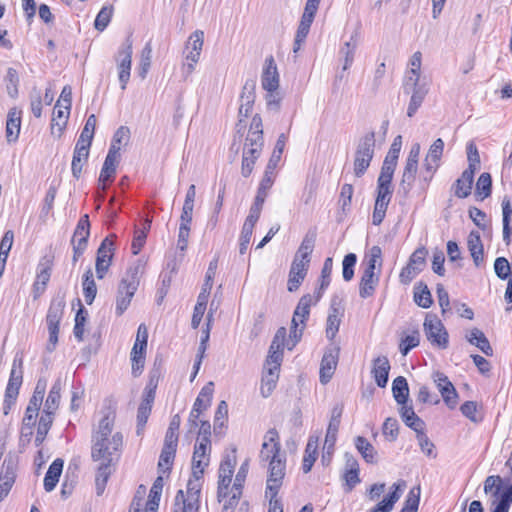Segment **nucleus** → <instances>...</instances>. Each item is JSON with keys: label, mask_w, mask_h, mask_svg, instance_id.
<instances>
[{"label": "nucleus", "mask_w": 512, "mask_h": 512, "mask_svg": "<svg viewBox=\"0 0 512 512\" xmlns=\"http://www.w3.org/2000/svg\"><path fill=\"white\" fill-rule=\"evenodd\" d=\"M114 416L105 415L98 423L92 434L91 457L94 461L108 460V463H117L123 447V435L117 431L113 433Z\"/></svg>", "instance_id": "1"}, {"label": "nucleus", "mask_w": 512, "mask_h": 512, "mask_svg": "<svg viewBox=\"0 0 512 512\" xmlns=\"http://www.w3.org/2000/svg\"><path fill=\"white\" fill-rule=\"evenodd\" d=\"M315 241L316 232L308 231L296 251L288 275L287 289L289 292L297 291L305 279L311 261L310 256L314 250Z\"/></svg>", "instance_id": "2"}, {"label": "nucleus", "mask_w": 512, "mask_h": 512, "mask_svg": "<svg viewBox=\"0 0 512 512\" xmlns=\"http://www.w3.org/2000/svg\"><path fill=\"white\" fill-rule=\"evenodd\" d=\"M140 272L141 263L138 261L127 269L119 282L115 299V313L117 316H121L128 309L139 286Z\"/></svg>", "instance_id": "3"}, {"label": "nucleus", "mask_w": 512, "mask_h": 512, "mask_svg": "<svg viewBox=\"0 0 512 512\" xmlns=\"http://www.w3.org/2000/svg\"><path fill=\"white\" fill-rule=\"evenodd\" d=\"M484 492L490 495L492 512H508L512 503V484H503L498 475L488 476L484 481Z\"/></svg>", "instance_id": "4"}, {"label": "nucleus", "mask_w": 512, "mask_h": 512, "mask_svg": "<svg viewBox=\"0 0 512 512\" xmlns=\"http://www.w3.org/2000/svg\"><path fill=\"white\" fill-rule=\"evenodd\" d=\"M381 256L382 250L379 246L371 247L359 284V295L363 299L372 296L379 283V273H376L375 269L377 264L381 267Z\"/></svg>", "instance_id": "5"}, {"label": "nucleus", "mask_w": 512, "mask_h": 512, "mask_svg": "<svg viewBox=\"0 0 512 512\" xmlns=\"http://www.w3.org/2000/svg\"><path fill=\"white\" fill-rule=\"evenodd\" d=\"M23 382V357L16 355L8 380V384L5 390V398H4V413L8 414V410L12 405L15 404L17 397L19 395V389Z\"/></svg>", "instance_id": "6"}, {"label": "nucleus", "mask_w": 512, "mask_h": 512, "mask_svg": "<svg viewBox=\"0 0 512 512\" xmlns=\"http://www.w3.org/2000/svg\"><path fill=\"white\" fill-rule=\"evenodd\" d=\"M132 51L133 41L131 36H128L126 40L119 47L115 61L118 69V79L121 83V89L125 90L127 83L130 79L131 65H132Z\"/></svg>", "instance_id": "7"}, {"label": "nucleus", "mask_w": 512, "mask_h": 512, "mask_svg": "<svg viewBox=\"0 0 512 512\" xmlns=\"http://www.w3.org/2000/svg\"><path fill=\"white\" fill-rule=\"evenodd\" d=\"M286 474V458L285 455L270 460L268 463V477L266 481V496H277L283 484V479Z\"/></svg>", "instance_id": "8"}, {"label": "nucleus", "mask_w": 512, "mask_h": 512, "mask_svg": "<svg viewBox=\"0 0 512 512\" xmlns=\"http://www.w3.org/2000/svg\"><path fill=\"white\" fill-rule=\"evenodd\" d=\"M424 331L432 345L441 349L448 346V333L435 315H427L424 321Z\"/></svg>", "instance_id": "9"}, {"label": "nucleus", "mask_w": 512, "mask_h": 512, "mask_svg": "<svg viewBox=\"0 0 512 512\" xmlns=\"http://www.w3.org/2000/svg\"><path fill=\"white\" fill-rule=\"evenodd\" d=\"M211 452L210 439L200 438L195 444L192 457V476L194 478L203 477L205 467L209 465Z\"/></svg>", "instance_id": "10"}, {"label": "nucleus", "mask_w": 512, "mask_h": 512, "mask_svg": "<svg viewBox=\"0 0 512 512\" xmlns=\"http://www.w3.org/2000/svg\"><path fill=\"white\" fill-rule=\"evenodd\" d=\"M284 456L281 454V444L279 441V434L275 428L269 429L264 435V441L259 453L261 462H270Z\"/></svg>", "instance_id": "11"}, {"label": "nucleus", "mask_w": 512, "mask_h": 512, "mask_svg": "<svg viewBox=\"0 0 512 512\" xmlns=\"http://www.w3.org/2000/svg\"><path fill=\"white\" fill-rule=\"evenodd\" d=\"M115 235H111L109 237H106L102 243L100 244L98 250H97V257H96V275L98 279H103L106 272L108 271L112 256H113V245L114 242L112 238H115Z\"/></svg>", "instance_id": "12"}, {"label": "nucleus", "mask_w": 512, "mask_h": 512, "mask_svg": "<svg viewBox=\"0 0 512 512\" xmlns=\"http://www.w3.org/2000/svg\"><path fill=\"white\" fill-rule=\"evenodd\" d=\"M444 151V141L437 138L429 147L424 159L425 181H430L439 167V163Z\"/></svg>", "instance_id": "13"}, {"label": "nucleus", "mask_w": 512, "mask_h": 512, "mask_svg": "<svg viewBox=\"0 0 512 512\" xmlns=\"http://www.w3.org/2000/svg\"><path fill=\"white\" fill-rule=\"evenodd\" d=\"M17 463L11 456L6 457L0 470V502L9 494L16 479Z\"/></svg>", "instance_id": "14"}, {"label": "nucleus", "mask_w": 512, "mask_h": 512, "mask_svg": "<svg viewBox=\"0 0 512 512\" xmlns=\"http://www.w3.org/2000/svg\"><path fill=\"white\" fill-rule=\"evenodd\" d=\"M392 186L377 184V197L375 200L372 222L380 225L385 218L387 207L392 197Z\"/></svg>", "instance_id": "15"}, {"label": "nucleus", "mask_w": 512, "mask_h": 512, "mask_svg": "<svg viewBox=\"0 0 512 512\" xmlns=\"http://www.w3.org/2000/svg\"><path fill=\"white\" fill-rule=\"evenodd\" d=\"M204 44V32L201 30L194 31L186 43V59L190 61L186 65V71L191 74L194 71L195 64L199 61L200 54Z\"/></svg>", "instance_id": "16"}, {"label": "nucleus", "mask_w": 512, "mask_h": 512, "mask_svg": "<svg viewBox=\"0 0 512 512\" xmlns=\"http://www.w3.org/2000/svg\"><path fill=\"white\" fill-rule=\"evenodd\" d=\"M340 348L338 346H329L321 360L320 382L326 384L332 378L338 364Z\"/></svg>", "instance_id": "17"}, {"label": "nucleus", "mask_w": 512, "mask_h": 512, "mask_svg": "<svg viewBox=\"0 0 512 512\" xmlns=\"http://www.w3.org/2000/svg\"><path fill=\"white\" fill-rule=\"evenodd\" d=\"M433 379H434V382H435L438 390L441 393V396H442L445 404L450 409H454L457 405V400H458V393H457L454 385L451 383V381L448 379V377L441 372L434 373Z\"/></svg>", "instance_id": "18"}, {"label": "nucleus", "mask_w": 512, "mask_h": 512, "mask_svg": "<svg viewBox=\"0 0 512 512\" xmlns=\"http://www.w3.org/2000/svg\"><path fill=\"white\" fill-rule=\"evenodd\" d=\"M406 487L404 480H399L392 485V491L384 497L375 507L370 509L369 512H390L395 503L400 499L403 489Z\"/></svg>", "instance_id": "19"}, {"label": "nucleus", "mask_w": 512, "mask_h": 512, "mask_svg": "<svg viewBox=\"0 0 512 512\" xmlns=\"http://www.w3.org/2000/svg\"><path fill=\"white\" fill-rule=\"evenodd\" d=\"M342 316L343 311L340 307V301H338L337 298H333L331 300L326 325V336L328 339L332 340L335 338L339 331Z\"/></svg>", "instance_id": "20"}, {"label": "nucleus", "mask_w": 512, "mask_h": 512, "mask_svg": "<svg viewBox=\"0 0 512 512\" xmlns=\"http://www.w3.org/2000/svg\"><path fill=\"white\" fill-rule=\"evenodd\" d=\"M261 83L266 91L277 90L279 87V74L277 65L272 56L265 60V68L262 73Z\"/></svg>", "instance_id": "21"}, {"label": "nucleus", "mask_w": 512, "mask_h": 512, "mask_svg": "<svg viewBox=\"0 0 512 512\" xmlns=\"http://www.w3.org/2000/svg\"><path fill=\"white\" fill-rule=\"evenodd\" d=\"M375 144V132H367L359 139L354 153V157L365 158L372 161L375 153Z\"/></svg>", "instance_id": "22"}, {"label": "nucleus", "mask_w": 512, "mask_h": 512, "mask_svg": "<svg viewBox=\"0 0 512 512\" xmlns=\"http://www.w3.org/2000/svg\"><path fill=\"white\" fill-rule=\"evenodd\" d=\"M475 171L473 169H465L461 176L453 184L454 195L458 198H467L471 194L474 182Z\"/></svg>", "instance_id": "23"}, {"label": "nucleus", "mask_w": 512, "mask_h": 512, "mask_svg": "<svg viewBox=\"0 0 512 512\" xmlns=\"http://www.w3.org/2000/svg\"><path fill=\"white\" fill-rule=\"evenodd\" d=\"M262 148L263 146L257 147L246 146V144L244 145L241 166V174L243 177L247 178L251 175L254 164L261 155Z\"/></svg>", "instance_id": "24"}, {"label": "nucleus", "mask_w": 512, "mask_h": 512, "mask_svg": "<svg viewBox=\"0 0 512 512\" xmlns=\"http://www.w3.org/2000/svg\"><path fill=\"white\" fill-rule=\"evenodd\" d=\"M390 363L386 356H379L373 361L372 374L376 384L384 388L388 383Z\"/></svg>", "instance_id": "25"}, {"label": "nucleus", "mask_w": 512, "mask_h": 512, "mask_svg": "<svg viewBox=\"0 0 512 512\" xmlns=\"http://www.w3.org/2000/svg\"><path fill=\"white\" fill-rule=\"evenodd\" d=\"M268 184L269 182L268 180H266L263 185H259L254 203L251 206L249 215L247 216L245 221L256 224L257 221L259 220L263 204L268 195Z\"/></svg>", "instance_id": "26"}, {"label": "nucleus", "mask_w": 512, "mask_h": 512, "mask_svg": "<svg viewBox=\"0 0 512 512\" xmlns=\"http://www.w3.org/2000/svg\"><path fill=\"white\" fill-rule=\"evenodd\" d=\"M246 146H263V125L262 118L256 114L253 116L248 135L246 137Z\"/></svg>", "instance_id": "27"}, {"label": "nucleus", "mask_w": 512, "mask_h": 512, "mask_svg": "<svg viewBox=\"0 0 512 512\" xmlns=\"http://www.w3.org/2000/svg\"><path fill=\"white\" fill-rule=\"evenodd\" d=\"M466 340L480 349L486 356L493 355V349L485 334L478 328H473L465 336Z\"/></svg>", "instance_id": "28"}, {"label": "nucleus", "mask_w": 512, "mask_h": 512, "mask_svg": "<svg viewBox=\"0 0 512 512\" xmlns=\"http://www.w3.org/2000/svg\"><path fill=\"white\" fill-rule=\"evenodd\" d=\"M64 466V461L60 458L55 459L49 466L44 478V489L51 492L56 487L61 476Z\"/></svg>", "instance_id": "29"}, {"label": "nucleus", "mask_w": 512, "mask_h": 512, "mask_svg": "<svg viewBox=\"0 0 512 512\" xmlns=\"http://www.w3.org/2000/svg\"><path fill=\"white\" fill-rule=\"evenodd\" d=\"M21 127V117L20 112H18L15 108L11 109L8 112L7 122H6V139L8 143H14L18 140L19 133Z\"/></svg>", "instance_id": "30"}, {"label": "nucleus", "mask_w": 512, "mask_h": 512, "mask_svg": "<svg viewBox=\"0 0 512 512\" xmlns=\"http://www.w3.org/2000/svg\"><path fill=\"white\" fill-rule=\"evenodd\" d=\"M98 462H100V464L97 469V474H96V478H95V486H96V493L98 496H100L103 494V492L106 488L107 481H108V479L112 473V470H113L112 467L116 463H108V460H99Z\"/></svg>", "instance_id": "31"}, {"label": "nucleus", "mask_w": 512, "mask_h": 512, "mask_svg": "<svg viewBox=\"0 0 512 512\" xmlns=\"http://www.w3.org/2000/svg\"><path fill=\"white\" fill-rule=\"evenodd\" d=\"M354 442L356 449L367 463L375 464L378 462L376 449L365 437L357 436Z\"/></svg>", "instance_id": "32"}, {"label": "nucleus", "mask_w": 512, "mask_h": 512, "mask_svg": "<svg viewBox=\"0 0 512 512\" xmlns=\"http://www.w3.org/2000/svg\"><path fill=\"white\" fill-rule=\"evenodd\" d=\"M467 246L470 251L473 262L476 266H479L483 261V244L478 231H471L468 239Z\"/></svg>", "instance_id": "33"}, {"label": "nucleus", "mask_w": 512, "mask_h": 512, "mask_svg": "<svg viewBox=\"0 0 512 512\" xmlns=\"http://www.w3.org/2000/svg\"><path fill=\"white\" fill-rule=\"evenodd\" d=\"M146 344L134 343L131 350L132 374L134 377L139 376L144 368Z\"/></svg>", "instance_id": "34"}, {"label": "nucleus", "mask_w": 512, "mask_h": 512, "mask_svg": "<svg viewBox=\"0 0 512 512\" xmlns=\"http://www.w3.org/2000/svg\"><path fill=\"white\" fill-rule=\"evenodd\" d=\"M401 405L402 407L400 408L399 413L403 422L415 432L424 430L425 423L420 417L417 416L413 407L407 406L405 404Z\"/></svg>", "instance_id": "35"}, {"label": "nucleus", "mask_w": 512, "mask_h": 512, "mask_svg": "<svg viewBox=\"0 0 512 512\" xmlns=\"http://www.w3.org/2000/svg\"><path fill=\"white\" fill-rule=\"evenodd\" d=\"M312 303V296L310 294H305L300 298L293 314L292 324H296L297 321L305 327V321L309 317Z\"/></svg>", "instance_id": "36"}, {"label": "nucleus", "mask_w": 512, "mask_h": 512, "mask_svg": "<svg viewBox=\"0 0 512 512\" xmlns=\"http://www.w3.org/2000/svg\"><path fill=\"white\" fill-rule=\"evenodd\" d=\"M318 437L311 436L308 439L303 457L302 470L304 473L311 471L318 454Z\"/></svg>", "instance_id": "37"}, {"label": "nucleus", "mask_w": 512, "mask_h": 512, "mask_svg": "<svg viewBox=\"0 0 512 512\" xmlns=\"http://www.w3.org/2000/svg\"><path fill=\"white\" fill-rule=\"evenodd\" d=\"M119 161L105 158L100 175H99V189L103 192L107 189V182H112L116 174V168Z\"/></svg>", "instance_id": "38"}, {"label": "nucleus", "mask_w": 512, "mask_h": 512, "mask_svg": "<svg viewBox=\"0 0 512 512\" xmlns=\"http://www.w3.org/2000/svg\"><path fill=\"white\" fill-rule=\"evenodd\" d=\"M64 308L65 302L62 299L53 300L51 302L46 316L48 328H59Z\"/></svg>", "instance_id": "39"}, {"label": "nucleus", "mask_w": 512, "mask_h": 512, "mask_svg": "<svg viewBox=\"0 0 512 512\" xmlns=\"http://www.w3.org/2000/svg\"><path fill=\"white\" fill-rule=\"evenodd\" d=\"M255 88L256 83L254 80H247L243 85L242 92L240 95V107L245 112H251L255 102Z\"/></svg>", "instance_id": "40"}, {"label": "nucleus", "mask_w": 512, "mask_h": 512, "mask_svg": "<svg viewBox=\"0 0 512 512\" xmlns=\"http://www.w3.org/2000/svg\"><path fill=\"white\" fill-rule=\"evenodd\" d=\"M70 110H65L63 107L55 105L53 118L51 122V132L53 135L60 137L63 129L65 128L68 120Z\"/></svg>", "instance_id": "41"}, {"label": "nucleus", "mask_w": 512, "mask_h": 512, "mask_svg": "<svg viewBox=\"0 0 512 512\" xmlns=\"http://www.w3.org/2000/svg\"><path fill=\"white\" fill-rule=\"evenodd\" d=\"M60 391H61V382H60V380H57L53 384V386L48 394V397L45 401V406H44L42 415H49V416L53 417V415L59 405Z\"/></svg>", "instance_id": "42"}, {"label": "nucleus", "mask_w": 512, "mask_h": 512, "mask_svg": "<svg viewBox=\"0 0 512 512\" xmlns=\"http://www.w3.org/2000/svg\"><path fill=\"white\" fill-rule=\"evenodd\" d=\"M392 393L398 404H405L409 397V387L405 377L398 376L392 382Z\"/></svg>", "instance_id": "43"}, {"label": "nucleus", "mask_w": 512, "mask_h": 512, "mask_svg": "<svg viewBox=\"0 0 512 512\" xmlns=\"http://www.w3.org/2000/svg\"><path fill=\"white\" fill-rule=\"evenodd\" d=\"M429 88L427 85H421V87L413 88L411 99L407 109V116L413 117L419 107L422 105L426 95L428 94Z\"/></svg>", "instance_id": "44"}, {"label": "nucleus", "mask_w": 512, "mask_h": 512, "mask_svg": "<svg viewBox=\"0 0 512 512\" xmlns=\"http://www.w3.org/2000/svg\"><path fill=\"white\" fill-rule=\"evenodd\" d=\"M82 286L85 301L88 305H91L97 294V286L91 268H88L84 273Z\"/></svg>", "instance_id": "45"}, {"label": "nucleus", "mask_w": 512, "mask_h": 512, "mask_svg": "<svg viewBox=\"0 0 512 512\" xmlns=\"http://www.w3.org/2000/svg\"><path fill=\"white\" fill-rule=\"evenodd\" d=\"M414 301L419 307L422 308H429L432 305V296L428 286L425 283L419 282L415 285Z\"/></svg>", "instance_id": "46"}, {"label": "nucleus", "mask_w": 512, "mask_h": 512, "mask_svg": "<svg viewBox=\"0 0 512 512\" xmlns=\"http://www.w3.org/2000/svg\"><path fill=\"white\" fill-rule=\"evenodd\" d=\"M248 469H249V463H248V460H245L242 465L240 466L237 474H236V477H235V480H234V484L232 486V489H231V493H232V501H235V499L237 497H241L242 495V488H243V485H244V482H245V479L247 477V474H248Z\"/></svg>", "instance_id": "47"}, {"label": "nucleus", "mask_w": 512, "mask_h": 512, "mask_svg": "<svg viewBox=\"0 0 512 512\" xmlns=\"http://www.w3.org/2000/svg\"><path fill=\"white\" fill-rule=\"evenodd\" d=\"M214 391V383L208 382L200 391L199 395L197 396L193 408H198V410H206L212 401Z\"/></svg>", "instance_id": "48"}, {"label": "nucleus", "mask_w": 512, "mask_h": 512, "mask_svg": "<svg viewBox=\"0 0 512 512\" xmlns=\"http://www.w3.org/2000/svg\"><path fill=\"white\" fill-rule=\"evenodd\" d=\"M50 276H51V268L49 266L40 264L39 270H38V273L36 276V280L33 285L35 298L45 291L46 285L50 280Z\"/></svg>", "instance_id": "49"}, {"label": "nucleus", "mask_w": 512, "mask_h": 512, "mask_svg": "<svg viewBox=\"0 0 512 512\" xmlns=\"http://www.w3.org/2000/svg\"><path fill=\"white\" fill-rule=\"evenodd\" d=\"M357 48V41L354 36L351 37L350 41L344 43L343 47L340 49V55L344 58L343 70H347L351 67L355 51Z\"/></svg>", "instance_id": "50"}, {"label": "nucleus", "mask_w": 512, "mask_h": 512, "mask_svg": "<svg viewBox=\"0 0 512 512\" xmlns=\"http://www.w3.org/2000/svg\"><path fill=\"white\" fill-rule=\"evenodd\" d=\"M420 494V486L411 488L400 512H417L420 502Z\"/></svg>", "instance_id": "51"}, {"label": "nucleus", "mask_w": 512, "mask_h": 512, "mask_svg": "<svg viewBox=\"0 0 512 512\" xmlns=\"http://www.w3.org/2000/svg\"><path fill=\"white\" fill-rule=\"evenodd\" d=\"M492 189V178L487 172H483L476 182V195L481 199H485L490 196Z\"/></svg>", "instance_id": "52"}, {"label": "nucleus", "mask_w": 512, "mask_h": 512, "mask_svg": "<svg viewBox=\"0 0 512 512\" xmlns=\"http://www.w3.org/2000/svg\"><path fill=\"white\" fill-rule=\"evenodd\" d=\"M162 489H163V478L161 476H158L150 489L146 506L158 509Z\"/></svg>", "instance_id": "53"}, {"label": "nucleus", "mask_w": 512, "mask_h": 512, "mask_svg": "<svg viewBox=\"0 0 512 512\" xmlns=\"http://www.w3.org/2000/svg\"><path fill=\"white\" fill-rule=\"evenodd\" d=\"M52 423H53V417H51L49 415H41L39 424H38L36 438H35V445L37 447L40 446L43 443V441L45 440V438L48 434V431L50 430V428L52 426Z\"/></svg>", "instance_id": "54"}, {"label": "nucleus", "mask_w": 512, "mask_h": 512, "mask_svg": "<svg viewBox=\"0 0 512 512\" xmlns=\"http://www.w3.org/2000/svg\"><path fill=\"white\" fill-rule=\"evenodd\" d=\"M113 15V6H103L96 16L94 27L96 30L102 32L109 25Z\"/></svg>", "instance_id": "55"}, {"label": "nucleus", "mask_w": 512, "mask_h": 512, "mask_svg": "<svg viewBox=\"0 0 512 512\" xmlns=\"http://www.w3.org/2000/svg\"><path fill=\"white\" fill-rule=\"evenodd\" d=\"M416 438L421 451L430 458H436L435 445L425 434L424 430L417 431Z\"/></svg>", "instance_id": "56"}, {"label": "nucleus", "mask_w": 512, "mask_h": 512, "mask_svg": "<svg viewBox=\"0 0 512 512\" xmlns=\"http://www.w3.org/2000/svg\"><path fill=\"white\" fill-rule=\"evenodd\" d=\"M6 89L10 97L15 98L18 95L19 76L14 68H8L5 76Z\"/></svg>", "instance_id": "57"}, {"label": "nucleus", "mask_w": 512, "mask_h": 512, "mask_svg": "<svg viewBox=\"0 0 512 512\" xmlns=\"http://www.w3.org/2000/svg\"><path fill=\"white\" fill-rule=\"evenodd\" d=\"M152 410V406L140 403L137 411V429L136 433L137 435H141L144 431L145 425L148 421V418L150 416Z\"/></svg>", "instance_id": "58"}, {"label": "nucleus", "mask_w": 512, "mask_h": 512, "mask_svg": "<svg viewBox=\"0 0 512 512\" xmlns=\"http://www.w3.org/2000/svg\"><path fill=\"white\" fill-rule=\"evenodd\" d=\"M357 262V256L354 253H348L345 255L342 262V275L345 281L352 280L354 276V266Z\"/></svg>", "instance_id": "59"}, {"label": "nucleus", "mask_w": 512, "mask_h": 512, "mask_svg": "<svg viewBox=\"0 0 512 512\" xmlns=\"http://www.w3.org/2000/svg\"><path fill=\"white\" fill-rule=\"evenodd\" d=\"M254 226H255L254 223H249L247 221L244 222L242 231H241V235H240V247H239L240 254L246 253V251L248 249V245H249L251 237H252Z\"/></svg>", "instance_id": "60"}, {"label": "nucleus", "mask_w": 512, "mask_h": 512, "mask_svg": "<svg viewBox=\"0 0 512 512\" xmlns=\"http://www.w3.org/2000/svg\"><path fill=\"white\" fill-rule=\"evenodd\" d=\"M494 270L500 279H507L512 275V264L505 257H498L494 262Z\"/></svg>", "instance_id": "61"}, {"label": "nucleus", "mask_w": 512, "mask_h": 512, "mask_svg": "<svg viewBox=\"0 0 512 512\" xmlns=\"http://www.w3.org/2000/svg\"><path fill=\"white\" fill-rule=\"evenodd\" d=\"M398 421L396 418L388 417L383 423L382 432L383 435L388 438L389 441H395L398 436Z\"/></svg>", "instance_id": "62"}, {"label": "nucleus", "mask_w": 512, "mask_h": 512, "mask_svg": "<svg viewBox=\"0 0 512 512\" xmlns=\"http://www.w3.org/2000/svg\"><path fill=\"white\" fill-rule=\"evenodd\" d=\"M202 477L194 478L192 476L187 483V496L185 499L192 500L194 503L199 502L200 491H201V483L200 480Z\"/></svg>", "instance_id": "63"}, {"label": "nucleus", "mask_w": 512, "mask_h": 512, "mask_svg": "<svg viewBox=\"0 0 512 512\" xmlns=\"http://www.w3.org/2000/svg\"><path fill=\"white\" fill-rule=\"evenodd\" d=\"M152 48L149 43L145 45L141 53L139 76L144 79L151 65Z\"/></svg>", "instance_id": "64"}]
</instances>
